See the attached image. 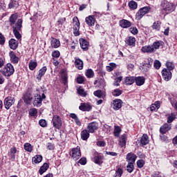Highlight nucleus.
Wrapping results in <instances>:
<instances>
[{
    "label": "nucleus",
    "mask_w": 177,
    "mask_h": 177,
    "mask_svg": "<svg viewBox=\"0 0 177 177\" xmlns=\"http://www.w3.org/2000/svg\"><path fill=\"white\" fill-rule=\"evenodd\" d=\"M158 109H160V105L156 104H151L150 106L151 111H156Z\"/></svg>",
    "instance_id": "680f3d73"
},
{
    "label": "nucleus",
    "mask_w": 177,
    "mask_h": 177,
    "mask_svg": "<svg viewBox=\"0 0 177 177\" xmlns=\"http://www.w3.org/2000/svg\"><path fill=\"white\" fill-rule=\"evenodd\" d=\"M136 42V39L133 37H128L125 39V44L127 46H131V48H134Z\"/></svg>",
    "instance_id": "2eb2a0df"
},
{
    "label": "nucleus",
    "mask_w": 177,
    "mask_h": 177,
    "mask_svg": "<svg viewBox=\"0 0 177 177\" xmlns=\"http://www.w3.org/2000/svg\"><path fill=\"white\" fill-rule=\"evenodd\" d=\"M141 50L143 53H154V48L152 46H145L142 47Z\"/></svg>",
    "instance_id": "5701e85b"
},
{
    "label": "nucleus",
    "mask_w": 177,
    "mask_h": 177,
    "mask_svg": "<svg viewBox=\"0 0 177 177\" xmlns=\"http://www.w3.org/2000/svg\"><path fill=\"white\" fill-rule=\"evenodd\" d=\"M153 30H156V31H160V29L161 28V21H158L153 24L152 25Z\"/></svg>",
    "instance_id": "ea45409f"
},
{
    "label": "nucleus",
    "mask_w": 177,
    "mask_h": 177,
    "mask_svg": "<svg viewBox=\"0 0 177 177\" xmlns=\"http://www.w3.org/2000/svg\"><path fill=\"white\" fill-rule=\"evenodd\" d=\"M115 67H117V65L114 63H110L109 66H106V70L107 71H109V73L113 71V70H114V68H115Z\"/></svg>",
    "instance_id": "8fccbe9b"
},
{
    "label": "nucleus",
    "mask_w": 177,
    "mask_h": 177,
    "mask_svg": "<svg viewBox=\"0 0 177 177\" xmlns=\"http://www.w3.org/2000/svg\"><path fill=\"white\" fill-rule=\"evenodd\" d=\"M17 14H12L10 17L9 21H10V26L12 28H15L16 27L19 26V23H21V26H23V19H19L17 20ZM17 21V22H16Z\"/></svg>",
    "instance_id": "7ed1b4c3"
},
{
    "label": "nucleus",
    "mask_w": 177,
    "mask_h": 177,
    "mask_svg": "<svg viewBox=\"0 0 177 177\" xmlns=\"http://www.w3.org/2000/svg\"><path fill=\"white\" fill-rule=\"evenodd\" d=\"M133 169H135V167L133 166V164L132 163H128L127 165V171L129 172V174L133 172Z\"/></svg>",
    "instance_id": "3c124183"
},
{
    "label": "nucleus",
    "mask_w": 177,
    "mask_h": 177,
    "mask_svg": "<svg viewBox=\"0 0 177 177\" xmlns=\"http://www.w3.org/2000/svg\"><path fill=\"white\" fill-rule=\"evenodd\" d=\"M9 46L12 50H16L19 46V41L15 39H11L8 41Z\"/></svg>",
    "instance_id": "aec40b11"
},
{
    "label": "nucleus",
    "mask_w": 177,
    "mask_h": 177,
    "mask_svg": "<svg viewBox=\"0 0 177 177\" xmlns=\"http://www.w3.org/2000/svg\"><path fill=\"white\" fill-rule=\"evenodd\" d=\"M22 27L23 26H21V23L19 22L18 26H17L16 28H12L14 35L15 38H17V39H20L21 38V34H20V32L19 31L21 30Z\"/></svg>",
    "instance_id": "4468645a"
},
{
    "label": "nucleus",
    "mask_w": 177,
    "mask_h": 177,
    "mask_svg": "<svg viewBox=\"0 0 177 177\" xmlns=\"http://www.w3.org/2000/svg\"><path fill=\"white\" fill-rule=\"evenodd\" d=\"M24 148L26 151H28L29 153H31V151H32V146L28 142L24 144Z\"/></svg>",
    "instance_id": "c03bdc74"
},
{
    "label": "nucleus",
    "mask_w": 177,
    "mask_h": 177,
    "mask_svg": "<svg viewBox=\"0 0 177 177\" xmlns=\"http://www.w3.org/2000/svg\"><path fill=\"white\" fill-rule=\"evenodd\" d=\"M78 95L80 96H82V97H86V92H85V90L84 88L80 87L77 89Z\"/></svg>",
    "instance_id": "a18cd8bd"
},
{
    "label": "nucleus",
    "mask_w": 177,
    "mask_h": 177,
    "mask_svg": "<svg viewBox=\"0 0 177 177\" xmlns=\"http://www.w3.org/2000/svg\"><path fill=\"white\" fill-rule=\"evenodd\" d=\"M71 157L74 160V161H77L81 158V148L80 147H77L75 148H73Z\"/></svg>",
    "instance_id": "1a4fd4ad"
},
{
    "label": "nucleus",
    "mask_w": 177,
    "mask_h": 177,
    "mask_svg": "<svg viewBox=\"0 0 177 177\" xmlns=\"http://www.w3.org/2000/svg\"><path fill=\"white\" fill-rule=\"evenodd\" d=\"M99 129V124L96 122H92L88 123L87 129L90 133H93L95 131H97Z\"/></svg>",
    "instance_id": "9b49d317"
},
{
    "label": "nucleus",
    "mask_w": 177,
    "mask_h": 177,
    "mask_svg": "<svg viewBox=\"0 0 177 177\" xmlns=\"http://www.w3.org/2000/svg\"><path fill=\"white\" fill-rule=\"evenodd\" d=\"M166 66L167 68V70H169V71H172L174 68H175V64L171 62H167L166 63Z\"/></svg>",
    "instance_id": "09e8293b"
},
{
    "label": "nucleus",
    "mask_w": 177,
    "mask_h": 177,
    "mask_svg": "<svg viewBox=\"0 0 177 177\" xmlns=\"http://www.w3.org/2000/svg\"><path fill=\"white\" fill-rule=\"evenodd\" d=\"M37 114H38V111H37V109L32 108L30 109L29 115H30V117H35Z\"/></svg>",
    "instance_id": "603ef678"
},
{
    "label": "nucleus",
    "mask_w": 177,
    "mask_h": 177,
    "mask_svg": "<svg viewBox=\"0 0 177 177\" xmlns=\"http://www.w3.org/2000/svg\"><path fill=\"white\" fill-rule=\"evenodd\" d=\"M49 169V165L48 163H44L39 170V174L40 175H44V172H46Z\"/></svg>",
    "instance_id": "72a5a7b5"
},
{
    "label": "nucleus",
    "mask_w": 177,
    "mask_h": 177,
    "mask_svg": "<svg viewBox=\"0 0 177 177\" xmlns=\"http://www.w3.org/2000/svg\"><path fill=\"white\" fill-rule=\"evenodd\" d=\"M46 99V95H45V93H42L41 95H37V96H35V100L33 101V104L36 107H41L42 106V100H45Z\"/></svg>",
    "instance_id": "39448f33"
},
{
    "label": "nucleus",
    "mask_w": 177,
    "mask_h": 177,
    "mask_svg": "<svg viewBox=\"0 0 177 177\" xmlns=\"http://www.w3.org/2000/svg\"><path fill=\"white\" fill-rule=\"evenodd\" d=\"M85 21L86 24L90 27L95 26V18H93V16L92 15H89L88 17H86L85 19Z\"/></svg>",
    "instance_id": "bb28decb"
},
{
    "label": "nucleus",
    "mask_w": 177,
    "mask_h": 177,
    "mask_svg": "<svg viewBox=\"0 0 177 177\" xmlns=\"http://www.w3.org/2000/svg\"><path fill=\"white\" fill-rule=\"evenodd\" d=\"M80 44L83 50L86 51L89 49V43L85 39H80Z\"/></svg>",
    "instance_id": "6ab92c4d"
},
{
    "label": "nucleus",
    "mask_w": 177,
    "mask_h": 177,
    "mask_svg": "<svg viewBox=\"0 0 177 177\" xmlns=\"http://www.w3.org/2000/svg\"><path fill=\"white\" fill-rule=\"evenodd\" d=\"M79 109L82 111H91L92 110V105H90L89 103H81Z\"/></svg>",
    "instance_id": "a211bd4d"
},
{
    "label": "nucleus",
    "mask_w": 177,
    "mask_h": 177,
    "mask_svg": "<svg viewBox=\"0 0 177 177\" xmlns=\"http://www.w3.org/2000/svg\"><path fill=\"white\" fill-rule=\"evenodd\" d=\"M122 174H123L122 169L118 168L115 171L114 177H121L122 176Z\"/></svg>",
    "instance_id": "6e6d98bb"
},
{
    "label": "nucleus",
    "mask_w": 177,
    "mask_h": 177,
    "mask_svg": "<svg viewBox=\"0 0 177 177\" xmlns=\"http://www.w3.org/2000/svg\"><path fill=\"white\" fill-rule=\"evenodd\" d=\"M142 70H144V71H145L147 73V71L150 70V68H151V67H150V64H144L142 66Z\"/></svg>",
    "instance_id": "0e129e2a"
},
{
    "label": "nucleus",
    "mask_w": 177,
    "mask_h": 177,
    "mask_svg": "<svg viewBox=\"0 0 177 177\" xmlns=\"http://www.w3.org/2000/svg\"><path fill=\"white\" fill-rule=\"evenodd\" d=\"M86 77H87V78H93V77H95V73L92 69H88L86 71Z\"/></svg>",
    "instance_id": "37998d69"
},
{
    "label": "nucleus",
    "mask_w": 177,
    "mask_h": 177,
    "mask_svg": "<svg viewBox=\"0 0 177 177\" xmlns=\"http://www.w3.org/2000/svg\"><path fill=\"white\" fill-rule=\"evenodd\" d=\"M93 95H95L97 97H102V90H97L95 91H94Z\"/></svg>",
    "instance_id": "e2e57ef3"
},
{
    "label": "nucleus",
    "mask_w": 177,
    "mask_h": 177,
    "mask_svg": "<svg viewBox=\"0 0 177 177\" xmlns=\"http://www.w3.org/2000/svg\"><path fill=\"white\" fill-rule=\"evenodd\" d=\"M150 12V7H143L142 8H140L138 12L136 14V20H140L145 15H147Z\"/></svg>",
    "instance_id": "0eeeda50"
},
{
    "label": "nucleus",
    "mask_w": 177,
    "mask_h": 177,
    "mask_svg": "<svg viewBox=\"0 0 177 177\" xmlns=\"http://www.w3.org/2000/svg\"><path fill=\"white\" fill-rule=\"evenodd\" d=\"M52 123L53 127L56 129H60L62 128V118L57 115H55L53 117Z\"/></svg>",
    "instance_id": "6e6552de"
},
{
    "label": "nucleus",
    "mask_w": 177,
    "mask_h": 177,
    "mask_svg": "<svg viewBox=\"0 0 177 177\" xmlns=\"http://www.w3.org/2000/svg\"><path fill=\"white\" fill-rule=\"evenodd\" d=\"M39 124L40 127H42V128H45V127L48 125V123L46 120L41 119L39 121Z\"/></svg>",
    "instance_id": "052dcab7"
},
{
    "label": "nucleus",
    "mask_w": 177,
    "mask_h": 177,
    "mask_svg": "<svg viewBox=\"0 0 177 177\" xmlns=\"http://www.w3.org/2000/svg\"><path fill=\"white\" fill-rule=\"evenodd\" d=\"M160 139L162 140V142H165V143H168L169 142V140H168V137L167 136H165V134H160Z\"/></svg>",
    "instance_id": "13d9d810"
},
{
    "label": "nucleus",
    "mask_w": 177,
    "mask_h": 177,
    "mask_svg": "<svg viewBox=\"0 0 177 177\" xmlns=\"http://www.w3.org/2000/svg\"><path fill=\"white\" fill-rule=\"evenodd\" d=\"M140 142L142 146H146V145H149V136H147V134H143L140 138Z\"/></svg>",
    "instance_id": "c85d7f7f"
},
{
    "label": "nucleus",
    "mask_w": 177,
    "mask_h": 177,
    "mask_svg": "<svg viewBox=\"0 0 177 177\" xmlns=\"http://www.w3.org/2000/svg\"><path fill=\"white\" fill-rule=\"evenodd\" d=\"M9 55H10V57L12 63H13L14 64H17V63H19V57L16 56V54H15V52L10 51L9 53Z\"/></svg>",
    "instance_id": "cd10ccee"
},
{
    "label": "nucleus",
    "mask_w": 177,
    "mask_h": 177,
    "mask_svg": "<svg viewBox=\"0 0 177 177\" xmlns=\"http://www.w3.org/2000/svg\"><path fill=\"white\" fill-rule=\"evenodd\" d=\"M37 66H38V64L37 63V62L30 61L29 69L31 70V71H33V70H35V68H37Z\"/></svg>",
    "instance_id": "79ce46f5"
},
{
    "label": "nucleus",
    "mask_w": 177,
    "mask_h": 177,
    "mask_svg": "<svg viewBox=\"0 0 177 177\" xmlns=\"http://www.w3.org/2000/svg\"><path fill=\"white\" fill-rule=\"evenodd\" d=\"M17 6V1L11 0L10 3L8 4L9 9H13V8H16Z\"/></svg>",
    "instance_id": "5fc2aeb1"
},
{
    "label": "nucleus",
    "mask_w": 177,
    "mask_h": 177,
    "mask_svg": "<svg viewBox=\"0 0 177 177\" xmlns=\"http://www.w3.org/2000/svg\"><path fill=\"white\" fill-rule=\"evenodd\" d=\"M22 99L26 104H31V102H32L33 96H32V88H28L26 93L23 95Z\"/></svg>",
    "instance_id": "20e7f679"
},
{
    "label": "nucleus",
    "mask_w": 177,
    "mask_h": 177,
    "mask_svg": "<svg viewBox=\"0 0 177 177\" xmlns=\"http://www.w3.org/2000/svg\"><path fill=\"white\" fill-rule=\"evenodd\" d=\"M75 66L78 70H82L84 68V62L80 58H75Z\"/></svg>",
    "instance_id": "4be33fe9"
},
{
    "label": "nucleus",
    "mask_w": 177,
    "mask_h": 177,
    "mask_svg": "<svg viewBox=\"0 0 177 177\" xmlns=\"http://www.w3.org/2000/svg\"><path fill=\"white\" fill-rule=\"evenodd\" d=\"M47 149L49 150H55V144L52 142H48L47 144Z\"/></svg>",
    "instance_id": "774afa93"
},
{
    "label": "nucleus",
    "mask_w": 177,
    "mask_h": 177,
    "mask_svg": "<svg viewBox=\"0 0 177 177\" xmlns=\"http://www.w3.org/2000/svg\"><path fill=\"white\" fill-rule=\"evenodd\" d=\"M41 161H42V156L41 155H36L32 158V162H35V164H39Z\"/></svg>",
    "instance_id": "a19ab883"
},
{
    "label": "nucleus",
    "mask_w": 177,
    "mask_h": 177,
    "mask_svg": "<svg viewBox=\"0 0 177 177\" xmlns=\"http://www.w3.org/2000/svg\"><path fill=\"white\" fill-rule=\"evenodd\" d=\"M136 158H138V156L132 152L129 153L127 155V161L128 164H135V161H136Z\"/></svg>",
    "instance_id": "ddd939ff"
},
{
    "label": "nucleus",
    "mask_w": 177,
    "mask_h": 177,
    "mask_svg": "<svg viewBox=\"0 0 177 177\" xmlns=\"http://www.w3.org/2000/svg\"><path fill=\"white\" fill-rule=\"evenodd\" d=\"M52 48H59L60 46V41L56 38H53L51 40Z\"/></svg>",
    "instance_id": "4c0bfd02"
},
{
    "label": "nucleus",
    "mask_w": 177,
    "mask_h": 177,
    "mask_svg": "<svg viewBox=\"0 0 177 177\" xmlns=\"http://www.w3.org/2000/svg\"><path fill=\"white\" fill-rule=\"evenodd\" d=\"M16 153H17V149L13 147L10 148V151L8 152V157L11 161H15L16 160Z\"/></svg>",
    "instance_id": "dca6fc26"
},
{
    "label": "nucleus",
    "mask_w": 177,
    "mask_h": 177,
    "mask_svg": "<svg viewBox=\"0 0 177 177\" xmlns=\"http://www.w3.org/2000/svg\"><path fill=\"white\" fill-rule=\"evenodd\" d=\"M73 34L75 37H78L80 35V20L77 17H74L73 19Z\"/></svg>",
    "instance_id": "423d86ee"
},
{
    "label": "nucleus",
    "mask_w": 177,
    "mask_h": 177,
    "mask_svg": "<svg viewBox=\"0 0 177 177\" xmlns=\"http://www.w3.org/2000/svg\"><path fill=\"white\" fill-rule=\"evenodd\" d=\"M61 78L62 80V82L64 86L67 87V84L68 82V76L67 75V73H66L64 71H62L61 73Z\"/></svg>",
    "instance_id": "b1692460"
},
{
    "label": "nucleus",
    "mask_w": 177,
    "mask_h": 177,
    "mask_svg": "<svg viewBox=\"0 0 177 177\" xmlns=\"http://www.w3.org/2000/svg\"><path fill=\"white\" fill-rule=\"evenodd\" d=\"M129 31L130 32H131V34H133V35H136V34H138V28H136V27H131L129 28Z\"/></svg>",
    "instance_id": "69168bd1"
},
{
    "label": "nucleus",
    "mask_w": 177,
    "mask_h": 177,
    "mask_svg": "<svg viewBox=\"0 0 177 177\" xmlns=\"http://www.w3.org/2000/svg\"><path fill=\"white\" fill-rule=\"evenodd\" d=\"M15 97H7L4 100V105H5V109L6 110H9L10 107H12V105L15 104Z\"/></svg>",
    "instance_id": "9d476101"
},
{
    "label": "nucleus",
    "mask_w": 177,
    "mask_h": 177,
    "mask_svg": "<svg viewBox=\"0 0 177 177\" xmlns=\"http://www.w3.org/2000/svg\"><path fill=\"white\" fill-rule=\"evenodd\" d=\"M46 70H47L46 66H44L39 71V74L37 76V80H38V81H41L42 77L45 75V73H46Z\"/></svg>",
    "instance_id": "7c9ffc66"
},
{
    "label": "nucleus",
    "mask_w": 177,
    "mask_h": 177,
    "mask_svg": "<svg viewBox=\"0 0 177 177\" xmlns=\"http://www.w3.org/2000/svg\"><path fill=\"white\" fill-rule=\"evenodd\" d=\"M153 67L156 68V70H159L160 67H161V62L159 60H155Z\"/></svg>",
    "instance_id": "bf43d9fd"
},
{
    "label": "nucleus",
    "mask_w": 177,
    "mask_h": 177,
    "mask_svg": "<svg viewBox=\"0 0 177 177\" xmlns=\"http://www.w3.org/2000/svg\"><path fill=\"white\" fill-rule=\"evenodd\" d=\"M120 133H121V128H120V127H115L113 131L114 136L118 138L120 136Z\"/></svg>",
    "instance_id": "49530a36"
},
{
    "label": "nucleus",
    "mask_w": 177,
    "mask_h": 177,
    "mask_svg": "<svg viewBox=\"0 0 177 177\" xmlns=\"http://www.w3.org/2000/svg\"><path fill=\"white\" fill-rule=\"evenodd\" d=\"M69 117L71 118H73V120H75L76 125H77L78 127H81L82 125L81 120H80V119L78 118V116H77L75 113H70Z\"/></svg>",
    "instance_id": "473e14b6"
},
{
    "label": "nucleus",
    "mask_w": 177,
    "mask_h": 177,
    "mask_svg": "<svg viewBox=\"0 0 177 177\" xmlns=\"http://www.w3.org/2000/svg\"><path fill=\"white\" fill-rule=\"evenodd\" d=\"M102 160H103V156L100 155H97L94 157V162L95 164H97L98 165H100V164L103 163Z\"/></svg>",
    "instance_id": "58836bf2"
},
{
    "label": "nucleus",
    "mask_w": 177,
    "mask_h": 177,
    "mask_svg": "<svg viewBox=\"0 0 177 177\" xmlns=\"http://www.w3.org/2000/svg\"><path fill=\"white\" fill-rule=\"evenodd\" d=\"M113 96L117 97L120 96V95H122V90H120L119 88H116L113 90L112 92Z\"/></svg>",
    "instance_id": "de8ad7c7"
},
{
    "label": "nucleus",
    "mask_w": 177,
    "mask_h": 177,
    "mask_svg": "<svg viewBox=\"0 0 177 177\" xmlns=\"http://www.w3.org/2000/svg\"><path fill=\"white\" fill-rule=\"evenodd\" d=\"M137 166L138 168H143V167H145V161L143 159H140L137 161Z\"/></svg>",
    "instance_id": "4d7b16f0"
},
{
    "label": "nucleus",
    "mask_w": 177,
    "mask_h": 177,
    "mask_svg": "<svg viewBox=\"0 0 177 177\" xmlns=\"http://www.w3.org/2000/svg\"><path fill=\"white\" fill-rule=\"evenodd\" d=\"M164 45V42L162 41H157L153 43V51L156 52L157 49H160V46H162Z\"/></svg>",
    "instance_id": "c9c22d12"
},
{
    "label": "nucleus",
    "mask_w": 177,
    "mask_h": 177,
    "mask_svg": "<svg viewBox=\"0 0 177 177\" xmlns=\"http://www.w3.org/2000/svg\"><path fill=\"white\" fill-rule=\"evenodd\" d=\"M176 115L177 113H171L169 114H167L166 115V117H167V124H171V122H174V121H175V120H176Z\"/></svg>",
    "instance_id": "393cba45"
},
{
    "label": "nucleus",
    "mask_w": 177,
    "mask_h": 177,
    "mask_svg": "<svg viewBox=\"0 0 177 177\" xmlns=\"http://www.w3.org/2000/svg\"><path fill=\"white\" fill-rule=\"evenodd\" d=\"M119 145L124 147L127 145V134H123L120 137Z\"/></svg>",
    "instance_id": "f704fd0d"
},
{
    "label": "nucleus",
    "mask_w": 177,
    "mask_h": 177,
    "mask_svg": "<svg viewBox=\"0 0 177 177\" xmlns=\"http://www.w3.org/2000/svg\"><path fill=\"white\" fill-rule=\"evenodd\" d=\"M94 85H97L98 88L102 89V88H104L106 83L104 82V80L100 78L94 81Z\"/></svg>",
    "instance_id": "c756f323"
},
{
    "label": "nucleus",
    "mask_w": 177,
    "mask_h": 177,
    "mask_svg": "<svg viewBox=\"0 0 177 177\" xmlns=\"http://www.w3.org/2000/svg\"><path fill=\"white\" fill-rule=\"evenodd\" d=\"M160 9L162 15H168L175 10V6L167 1H163L160 5Z\"/></svg>",
    "instance_id": "f257e3e1"
},
{
    "label": "nucleus",
    "mask_w": 177,
    "mask_h": 177,
    "mask_svg": "<svg viewBox=\"0 0 177 177\" xmlns=\"http://www.w3.org/2000/svg\"><path fill=\"white\" fill-rule=\"evenodd\" d=\"M113 110H120L122 107V100L116 99L113 101Z\"/></svg>",
    "instance_id": "f3484780"
},
{
    "label": "nucleus",
    "mask_w": 177,
    "mask_h": 177,
    "mask_svg": "<svg viewBox=\"0 0 177 177\" xmlns=\"http://www.w3.org/2000/svg\"><path fill=\"white\" fill-rule=\"evenodd\" d=\"M119 24L122 28H129L131 26H132V24L131 21L127 19H122L119 21Z\"/></svg>",
    "instance_id": "412c9836"
},
{
    "label": "nucleus",
    "mask_w": 177,
    "mask_h": 177,
    "mask_svg": "<svg viewBox=\"0 0 177 177\" xmlns=\"http://www.w3.org/2000/svg\"><path fill=\"white\" fill-rule=\"evenodd\" d=\"M84 81H85L84 77L80 76V77H77V84H84Z\"/></svg>",
    "instance_id": "338daca9"
},
{
    "label": "nucleus",
    "mask_w": 177,
    "mask_h": 177,
    "mask_svg": "<svg viewBox=\"0 0 177 177\" xmlns=\"http://www.w3.org/2000/svg\"><path fill=\"white\" fill-rule=\"evenodd\" d=\"M162 76L165 81H169L172 78V73L171 71L164 68L162 71Z\"/></svg>",
    "instance_id": "f8f14e48"
},
{
    "label": "nucleus",
    "mask_w": 177,
    "mask_h": 177,
    "mask_svg": "<svg viewBox=\"0 0 177 177\" xmlns=\"http://www.w3.org/2000/svg\"><path fill=\"white\" fill-rule=\"evenodd\" d=\"M145 81H146V80L145 79V77L139 76V77H135L134 82H136L138 86H142V85L145 84Z\"/></svg>",
    "instance_id": "a878e982"
},
{
    "label": "nucleus",
    "mask_w": 177,
    "mask_h": 177,
    "mask_svg": "<svg viewBox=\"0 0 177 177\" xmlns=\"http://www.w3.org/2000/svg\"><path fill=\"white\" fill-rule=\"evenodd\" d=\"M129 6L131 9H133V10H135L138 8V3L135 1H130L129 3Z\"/></svg>",
    "instance_id": "864d4df0"
},
{
    "label": "nucleus",
    "mask_w": 177,
    "mask_h": 177,
    "mask_svg": "<svg viewBox=\"0 0 177 177\" xmlns=\"http://www.w3.org/2000/svg\"><path fill=\"white\" fill-rule=\"evenodd\" d=\"M0 71L1 74L4 75V77H10V75H13L15 73V68L12 64L8 63Z\"/></svg>",
    "instance_id": "f03ea898"
},
{
    "label": "nucleus",
    "mask_w": 177,
    "mask_h": 177,
    "mask_svg": "<svg viewBox=\"0 0 177 177\" xmlns=\"http://www.w3.org/2000/svg\"><path fill=\"white\" fill-rule=\"evenodd\" d=\"M135 78L136 77H126L124 80L126 85H132L135 82Z\"/></svg>",
    "instance_id": "e433bc0d"
},
{
    "label": "nucleus",
    "mask_w": 177,
    "mask_h": 177,
    "mask_svg": "<svg viewBox=\"0 0 177 177\" xmlns=\"http://www.w3.org/2000/svg\"><path fill=\"white\" fill-rule=\"evenodd\" d=\"M89 131H88V130L84 129L83 131H81V139L82 140H88V139H89Z\"/></svg>",
    "instance_id": "2f4dec72"
}]
</instances>
